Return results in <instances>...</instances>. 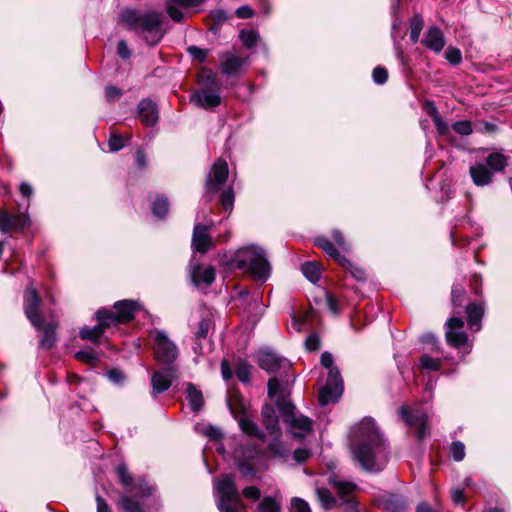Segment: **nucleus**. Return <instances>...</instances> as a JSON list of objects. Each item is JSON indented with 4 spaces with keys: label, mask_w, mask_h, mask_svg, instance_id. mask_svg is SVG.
Wrapping results in <instances>:
<instances>
[{
    "label": "nucleus",
    "mask_w": 512,
    "mask_h": 512,
    "mask_svg": "<svg viewBox=\"0 0 512 512\" xmlns=\"http://www.w3.org/2000/svg\"><path fill=\"white\" fill-rule=\"evenodd\" d=\"M401 24H402V21L398 16L393 17L392 27H391L392 28L391 37L393 38V41H394V50H395L396 57L402 65H405L404 52L401 48L399 41L394 36V31L396 29H399Z\"/></svg>",
    "instance_id": "43"
},
{
    "label": "nucleus",
    "mask_w": 512,
    "mask_h": 512,
    "mask_svg": "<svg viewBox=\"0 0 512 512\" xmlns=\"http://www.w3.org/2000/svg\"><path fill=\"white\" fill-rule=\"evenodd\" d=\"M272 441L268 445V449L272 455L279 458H284L288 455V451L284 443L279 439L280 435H273Z\"/></svg>",
    "instance_id": "46"
},
{
    "label": "nucleus",
    "mask_w": 512,
    "mask_h": 512,
    "mask_svg": "<svg viewBox=\"0 0 512 512\" xmlns=\"http://www.w3.org/2000/svg\"><path fill=\"white\" fill-rule=\"evenodd\" d=\"M424 27V18L420 13H416L409 21V37L413 44L419 41L421 31Z\"/></svg>",
    "instance_id": "37"
},
{
    "label": "nucleus",
    "mask_w": 512,
    "mask_h": 512,
    "mask_svg": "<svg viewBox=\"0 0 512 512\" xmlns=\"http://www.w3.org/2000/svg\"><path fill=\"white\" fill-rule=\"evenodd\" d=\"M421 341L423 343L431 345V352H435V353L440 352V345H439V342L434 334L426 333V334L422 335Z\"/></svg>",
    "instance_id": "61"
},
{
    "label": "nucleus",
    "mask_w": 512,
    "mask_h": 512,
    "mask_svg": "<svg viewBox=\"0 0 512 512\" xmlns=\"http://www.w3.org/2000/svg\"><path fill=\"white\" fill-rule=\"evenodd\" d=\"M381 506L388 512H402L406 508L405 500L395 494H386L380 500Z\"/></svg>",
    "instance_id": "32"
},
{
    "label": "nucleus",
    "mask_w": 512,
    "mask_h": 512,
    "mask_svg": "<svg viewBox=\"0 0 512 512\" xmlns=\"http://www.w3.org/2000/svg\"><path fill=\"white\" fill-rule=\"evenodd\" d=\"M188 273L193 285L197 287L201 285L209 286L215 280V269L213 267H202L199 263L193 262V260L189 264Z\"/></svg>",
    "instance_id": "23"
},
{
    "label": "nucleus",
    "mask_w": 512,
    "mask_h": 512,
    "mask_svg": "<svg viewBox=\"0 0 512 512\" xmlns=\"http://www.w3.org/2000/svg\"><path fill=\"white\" fill-rule=\"evenodd\" d=\"M56 341L55 327L49 324L44 328L43 336L39 342V347L45 350L51 349Z\"/></svg>",
    "instance_id": "42"
},
{
    "label": "nucleus",
    "mask_w": 512,
    "mask_h": 512,
    "mask_svg": "<svg viewBox=\"0 0 512 512\" xmlns=\"http://www.w3.org/2000/svg\"><path fill=\"white\" fill-rule=\"evenodd\" d=\"M261 456L257 446L243 451V458L237 460V467L244 477H253L257 473V463Z\"/></svg>",
    "instance_id": "22"
},
{
    "label": "nucleus",
    "mask_w": 512,
    "mask_h": 512,
    "mask_svg": "<svg viewBox=\"0 0 512 512\" xmlns=\"http://www.w3.org/2000/svg\"><path fill=\"white\" fill-rule=\"evenodd\" d=\"M186 399L193 412H198L202 409L204 404L202 392L193 383H187L186 385Z\"/></svg>",
    "instance_id": "31"
},
{
    "label": "nucleus",
    "mask_w": 512,
    "mask_h": 512,
    "mask_svg": "<svg viewBox=\"0 0 512 512\" xmlns=\"http://www.w3.org/2000/svg\"><path fill=\"white\" fill-rule=\"evenodd\" d=\"M239 39L246 48L251 49L256 46L260 36L256 30L242 29L239 32Z\"/></svg>",
    "instance_id": "45"
},
{
    "label": "nucleus",
    "mask_w": 512,
    "mask_h": 512,
    "mask_svg": "<svg viewBox=\"0 0 512 512\" xmlns=\"http://www.w3.org/2000/svg\"><path fill=\"white\" fill-rule=\"evenodd\" d=\"M290 512H311L309 504L298 497L291 500Z\"/></svg>",
    "instance_id": "57"
},
{
    "label": "nucleus",
    "mask_w": 512,
    "mask_h": 512,
    "mask_svg": "<svg viewBox=\"0 0 512 512\" xmlns=\"http://www.w3.org/2000/svg\"><path fill=\"white\" fill-rule=\"evenodd\" d=\"M422 43L427 49L435 53H440L445 46L443 32L437 26L429 27L424 34Z\"/></svg>",
    "instance_id": "27"
},
{
    "label": "nucleus",
    "mask_w": 512,
    "mask_h": 512,
    "mask_svg": "<svg viewBox=\"0 0 512 512\" xmlns=\"http://www.w3.org/2000/svg\"><path fill=\"white\" fill-rule=\"evenodd\" d=\"M221 87H199L190 95V102L196 107L211 110L222 102L220 95Z\"/></svg>",
    "instance_id": "13"
},
{
    "label": "nucleus",
    "mask_w": 512,
    "mask_h": 512,
    "mask_svg": "<svg viewBox=\"0 0 512 512\" xmlns=\"http://www.w3.org/2000/svg\"><path fill=\"white\" fill-rule=\"evenodd\" d=\"M419 367L423 370L438 371L442 367V360L423 353L419 358Z\"/></svg>",
    "instance_id": "39"
},
{
    "label": "nucleus",
    "mask_w": 512,
    "mask_h": 512,
    "mask_svg": "<svg viewBox=\"0 0 512 512\" xmlns=\"http://www.w3.org/2000/svg\"><path fill=\"white\" fill-rule=\"evenodd\" d=\"M449 451L451 457L456 462H460L465 458V445L461 441L452 442Z\"/></svg>",
    "instance_id": "52"
},
{
    "label": "nucleus",
    "mask_w": 512,
    "mask_h": 512,
    "mask_svg": "<svg viewBox=\"0 0 512 512\" xmlns=\"http://www.w3.org/2000/svg\"><path fill=\"white\" fill-rule=\"evenodd\" d=\"M257 359L259 367L268 373H274L278 371L285 361L284 358L280 357L277 353L269 348L260 350L258 352Z\"/></svg>",
    "instance_id": "24"
},
{
    "label": "nucleus",
    "mask_w": 512,
    "mask_h": 512,
    "mask_svg": "<svg viewBox=\"0 0 512 512\" xmlns=\"http://www.w3.org/2000/svg\"><path fill=\"white\" fill-rule=\"evenodd\" d=\"M303 275L313 284L317 283L321 277V271L317 263L305 262L301 266Z\"/></svg>",
    "instance_id": "38"
},
{
    "label": "nucleus",
    "mask_w": 512,
    "mask_h": 512,
    "mask_svg": "<svg viewBox=\"0 0 512 512\" xmlns=\"http://www.w3.org/2000/svg\"><path fill=\"white\" fill-rule=\"evenodd\" d=\"M268 395L271 398L278 396L281 392V384L277 378H270L267 383Z\"/></svg>",
    "instance_id": "62"
},
{
    "label": "nucleus",
    "mask_w": 512,
    "mask_h": 512,
    "mask_svg": "<svg viewBox=\"0 0 512 512\" xmlns=\"http://www.w3.org/2000/svg\"><path fill=\"white\" fill-rule=\"evenodd\" d=\"M239 425L241 430L250 436H253L260 440H265V433L260 427L250 418L244 416L239 419Z\"/></svg>",
    "instance_id": "36"
},
{
    "label": "nucleus",
    "mask_w": 512,
    "mask_h": 512,
    "mask_svg": "<svg viewBox=\"0 0 512 512\" xmlns=\"http://www.w3.org/2000/svg\"><path fill=\"white\" fill-rule=\"evenodd\" d=\"M315 493L318 501L320 502V505L325 510L333 509L334 507L338 506L340 502V498L338 499L334 497L330 490L325 487H317L315 489Z\"/></svg>",
    "instance_id": "35"
},
{
    "label": "nucleus",
    "mask_w": 512,
    "mask_h": 512,
    "mask_svg": "<svg viewBox=\"0 0 512 512\" xmlns=\"http://www.w3.org/2000/svg\"><path fill=\"white\" fill-rule=\"evenodd\" d=\"M117 54L119 57H121L124 60H127L131 56V51L126 43L125 40H120L117 43Z\"/></svg>",
    "instance_id": "64"
},
{
    "label": "nucleus",
    "mask_w": 512,
    "mask_h": 512,
    "mask_svg": "<svg viewBox=\"0 0 512 512\" xmlns=\"http://www.w3.org/2000/svg\"><path fill=\"white\" fill-rule=\"evenodd\" d=\"M231 264L250 274L256 281L266 282L271 276V264L261 246L247 245L239 248L234 253Z\"/></svg>",
    "instance_id": "3"
},
{
    "label": "nucleus",
    "mask_w": 512,
    "mask_h": 512,
    "mask_svg": "<svg viewBox=\"0 0 512 512\" xmlns=\"http://www.w3.org/2000/svg\"><path fill=\"white\" fill-rule=\"evenodd\" d=\"M155 359L164 365L172 366L179 356L177 345L162 330L153 332Z\"/></svg>",
    "instance_id": "8"
},
{
    "label": "nucleus",
    "mask_w": 512,
    "mask_h": 512,
    "mask_svg": "<svg viewBox=\"0 0 512 512\" xmlns=\"http://www.w3.org/2000/svg\"><path fill=\"white\" fill-rule=\"evenodd\" d=\"M119 505L124 512H142L140 503L128 496H122Z\"/></svg>",
    "instance_id": "50"
},
{
    "label": "nucleus",
    "mask_w": 512,
    "mask_h": 512,
    "mask_svg": "<svg viewBox=\"0 0 512 512\" xmlns=\"http://www.w3.org/2000/svg\"><path fill=\"white\" fill-rule=\"evenodd\" d=\"M451 303L455 314H460L468 304L467 294L460 285H453L451 290Z\"/></svg>",
    "instance_id": "33"
},
{
    "label": "nucleus",
    "mask_w": 512,
    "mask_h": 512,
    "mask_svg": "<svg viewBox=\"0 0 512 512\" xmlns=\"http://www.w3.org/2000/svg\"><path fill=\"white\" fill-rule=\"evenodd\" d=\"M98 324L93 327L85 326L80 329L79 336L83 340H89L98 343L105 331L112 327L111 322L106 317V308H101L96 312Z\"/></svg>",
    "instance_id": "19"
},
{
    "label": "nucleus",
    "mask_w": 512,
    "mask_h": 512,
    "mask_svg": "<svg viewBox=\"0 0 512 512\" xmlns=\"http://www.w3.org/2000/svg\"><path fill=\"white\" fill-rule=\"evenodd\" d=\"M216 505L220 512H246L245 505L231 474H222L214 481Z\"/></svg>",
    "instance_id": "4"
},
{
    "label": "nucleus",
    "mask_w": 512,
    "mask_h": 512,
    "mask_svg": "<svg viewBox=\"0 0 512 512\" xmlns=\"http://www.w3.org/2000/svg\"><path fill=\"white\" fill-rule=\"evenodd\" d=\"M213 224L196 223L194 225L191 246L192 249L201 254L206 253L214 246L213 240L209 235V228Z\"/></svg>",
    "instance_id": "21"
},
{
    "label": "nucleus",
    "mask_w": 512,
    "mask_h": 512,
    "mask_svg": "<svg viewBox=\"0 0 512 512\" xmlns=\"http://www.w3.org/2000/svg\"><path fill=\"white\" fill-rule=\"evenodd\" d=\"M355 439L351 444L354 460L369 472L383 470L388 461V448L374 419L364 418L356 428Z\"/></svg>",
    "instance_id": "1"
},
{
    "label": "nucleus",
    "mask_w": 512,
    "mask_h": 512,
    "mask_svg": "<svg viewBox=\"0 0 512 512\" xmlns=\"http://www.w3.org/2000/svg\"><path fill=\"white\" fill-rule=\"evenodd\" d=\"M211 328V318L209 314L202 315L199 320L197 330L195 331V335L198 339H205L208 335V332Z\"/></svg>",
    "instance_id": "49"
},
{
    "label": "nucleus",
    "mask_w": 512,
    "mask_h": 512,
    "mask_svg": "<svg viewBox=\"0 0 512 512\" xmlns=\"http://www.w3.org/2000/svg\"><path fill=\"white\" fill-rule=\"evenodd\" d=\"M116 472L121 484L126 488H130V491H133L135 488L137 490L136 494L138 496L145 498L153 495L155 487L150 485L145 479H139L138 483L134 485L133 477L129 473L125 464L118 465Z\"/></svg>",
    "instance_id": "18"
},
{
    "label": "nucleus",
    "mask_w": 512,
    "mask_h": 512,
    "mask_svg": "<svg viewBox=\"0 0 512 512\" xmlns=\"http://www.w3.org/2000/svg\"><path fill=\"white\" fill-rule=\"evenodd\" d=\"M343 380L338 368H331L328 371L326 384L319 392L318 401L321 406L335 403L343 393Z\"/></svg>",
    "instance_id": "10"
},
{
    "label": "nucleus",
    "mask_w": 512,
    "mask_h": 512,
    "mask_svg": "<svg viewBox=\"0 0 512 512\" xmlns=\"http://www.w3.org/2000/svg\"><path fill=\"white\" fill-rule=\"evenodd\" d=\"M325 300L327 303V307L333 315H340L341 308L338 302V299L329 291H324Z\"/></svg>",
    "instance_id": "53"
},
{
    "label": "nucleus",
    "mask_w": 512,
    "mask_h": 512,
    "mask_svg": "<svg viewBox=\"0 0 512 512\" xmlns=\"http://www.w3.org/2000/svg\"><path fill=\"white\" fill-rule=\"evenodd\" d=\"M445 58L452 65H458L462 61V54L458 48L449 46L445 51Z\"/></svg>",
    "instance_id": "54"
},
{
    "label": "nucleus",
    "mask_w": 512,
    "mask_h": 512,
    "mask_svg": "<svg viewBox=\"0 0 512 512\" xmlns=\"http://www.w3.org/2000/svg\"><path fill=\"white\" fill-rule=\"evenodd\" d=\"M257 512H281V506L272 497L267 496L259 503Z\"/></svg>",
    "instance_id": "48"
},
{
    "label": "nucleus",
    "mask_w": 512,
    "mask_h": 512,
    "mask_svg": "<svg viewBox=\"0 0 512 512\" xmlns=\"http://www.w3.org/2000/svg\"><path fill=\"white\" fill-rule=\"evenodd\" d=\"M464 311L467 314V321L470 329L477 332L481 329V320L484 316V307L480 303H468Z\"/></svg>",
    "instance_id": "28"
},
{
    "label": "nucleus",
    "mask_w": 512,
    "mask_h": 512,
    "mask_svg": "<svg viewBox=\"0 0 512 512\" xmlns=\"http://www.w3.org/2000/svg\"><path fill=\"white\" fill-rule=\"evenodd\" d=\"M330 484L336 489L340 502L338 506H342L345 512H359L358 503L353 497L356 485L352 482L337 480L335 477L330 478Z\"/></svg>",
    "instance_id": "17"
},
{
    "label": "nucleus",
    "mask_w": 512,
    "mask_h": 512,
    "mask_svg": "<svg viewBox=\"0 0 512 512\" xmlns=\"http://www.w3.org/2000/svg\"><path fill=\"white\" fill-rule=\"evenodd\" d=\"M464 321L461 317H451L446 322L445 338L447 343L457 349L464 350L465 354H469L472 350V345L468 344V336L463 331Z\"/></svg>",
    "instance_id": "11"
},
{
    "label": "nucleus",
    "mask_w": 512,
    "mask_h": 512,
    "mask_svg": "<svg viewBox=\"0 0 512 512\" xmlns=\"http://www.w3.org/2000/svg\"><path fill=\"white\" fill-rule=\"evenodd\" d=\"M40 304L41 298L36 289L32 286L27 287L23 297L24 313L33 327L37 330H40L43 325V321L39 314Z\"/></svg>",
    "instance_id": "15"
},
{
    "label": "nucleus",
    "mask_w": 512,
    "mask_h": 512,
    "mask_svg": "<svg viewBox=\"0 0 512 512\" xmlns=\"http://www.w3.org/2000/svg\"><path fill=\"white\" fill-rule=\"evenodd\" d=\"M200 87H221L217 75L211 69H204L198 77Z\"/></svg>",
    "instance_id": "40"
},
{
    "label": "nucleus",
    "mask_w": 512,
    "mask_h": 512,
    "mask_svg": "<svg viewBox=\"0 0 512 512\" xmlns=\"http://www.w3.org/2000/svg\"><path fill=\"white\" fill-rule=\"evenodd\" d=\"M236 377L242 383H249L251 375V366L246 362H239L235 369Z\"/></svg>",
    "instance_id": "51"
},
{
    "label": "nucleus",
    "mask_w": 512,
    "mask_h": 512,
    "mask_svg": "<svg viewBox=\"0 0 512 512\" xmlns=\"http://www.w3.org/2000/svg\"><path fill=\"white\" fill-rule=\"evenodd\" d=\"M484 164L494 174L495 172H500L505 169L508 164V157L503 153L493 152L486 157Z\"/></svg>",
    "instance_id": "34"
},
{
    "label": "nucleus",
    "mask_w": 512,
    "mask_h": 512,
    "mask_svg": "<svg viewBox=\"0 0 512 512\" xmlns=\"http://www.w3.org/2000/svg\"><path fill=\"white\" fill-rule=\"evenodd\" d=\"M101 354L93 348H87L75 353V358L78 361L87 364H95L100 359Z\"/></svg>",
    "instance_id": "44"
},
{
    "label": "nucleus",
    "mask_w": 512,
    "mask_h": 512,
    "mask_svg": "<svg viewBox=\"0 0 512 512\" xmlns=\"http://www.w3.org/2000/svg\"><path fill=\"white\" fill-rule=\"evenodd\" d=\"M19 191L23 197L27 198V205L24 208L19 206V214L17 215L0 210V232L4 234L8 233L11 229H14L16 232H23L31 225L28 209L33 195V188L29 183L22 182L19 186Z\"/></svg>",
    "instance_id": "5"
},
{
    "label": "nucleus",
    "mask_w": 512,
    "mask_h": 512,
    "mask_svg": "<svg viewBox=\"0 0 512 512\" xmlns=\"http://www.w3.org/2000/svg\"><path fill=\"white\" fill-rule=\"evenodd\" d=\"M175 377L176 369L174 366H167L155 371L151 376L152 397L156 398L157 395L167 391Z\"/></svg>",
    "instance_id": "20"
},
{
    "label": "nucleus",
    "mask_w": 512,
    "mask_h": 512,
    "mask_svg": "<svg viewBox=\"0 0 512 512\" xmlns=\"http://www.w3.org/2000/svg\"><path fill=\"white\" fill-rule=\"evenodd\" d=\"M187 51L193 58L200 62H204L209 54L207 49H203L197 46H190Z\"/></svg>",
    "instance_id": "60"
},
{
    "label": "nucleus",
    "mask_w": 512,
    "mask_h": 512,
    "mask_svg": "<svg viewBox=\"0 0 512 512\" xmlns=\"http://www.w3.org/2000/svg\"><path fill=\"white\" fill-rule=\"evenodd\" d=\"M247 66V59L237 52H223L219 55V68L226 77L239 76Z\"/></svg>",
    "instance_id": "16"
},
{
    "label": "nucleus",
    "mask_w": 512,
    "mask_h": 512,
    "mask_svg": "<svg viewBox=\"0 0 512 512\" xmlns=\"http://www.w3.org/2000/svg\"><path fill=\"white\" fill-rule=\"evenodd\" d=\"M120 21L129 29L138 32L150 46L157 45L163 37L162 13L157 11H140L124 8Z\"/></svg>",
    "instance_id": "2"
},
{
    "label": "nucleus",
    "mask_w": 512,
    "mask_h": 512,
    "mask_svg": "<svg viewBox=\"0 0 512 512\" xmlns=\"http://www.w3.org/2000/svg\"><path fill=\"white\" fill-rule=\"evenodd\" d=\"M206 0H166V11L169 17L175 22H180L184 14L180 8H197Z\"/></svg>",
    "instance_id": "25"
},
{
    "label": "nucleus",
    "mask_w": 512,
    "mask_h": 512,
    "mask_svg": "<svg viewBox=\"0 0 512 512\" xmlns=\"http://www.w3.org/2000/svg\"><path fill=\"white\" fill-rule=\"evenodd\" d=\"M372 78L376 84L382 85L388 79V71L384 67H376L372 72Z\"/></svg>",
    "instance_id": "59"
},
{
    "label": "nucleus",
    "mask_w": 512,
    "mask_h": 512,
    "mask_svg": "<svg viewBox=\"0 0 512 512\" xmlns=\"http://www.w3.org/2000/svg\"><path fill=\"white\" fill-rule=\"evenodd\" d=\"M398 415L403 422L413 431L418 440H422L429 434L427 425V415L419 409H410L407 406H401L398 409Z\"/></svg>",
    "instance_id": "9"
},
{
    "label": "nucleus",
    "mask_w": 512,
    "mask_h": 512,
    "mask_svg": "<svg viewBox=\"0 0 512 512\" xmlns=\"http://www.w3.org/2000/svg\"><path fill=\"white\" fill-rule=\"evenodd\" d=\"M452 129L456 133H458L459 135H462V136H467V135H470L472 133L471 123L469 121H467V120L456 121L452 125Z\"/></svg>",
    "instance_id": "56"
},
{
    "label": "nucleus",
    "mask_w": 512,
    "mask_h": 512,
    "mask_svg": "<svg viewBox=\"0 0 512 512\" xmlns=\"http://www.w3.org/2000/svg\"><path fill=\"white\" fill-rule=\"evenodd\" d=\"M130 138L119 134H111L108 139V146L111 152H117L128 145Z\"/></svg>",
    "instance_id": "47"
},
{
    "label": "nucleus",
    "mask_w": 512,
    "mask_h": 512,
    "mask_svg": "<svg viewBox=\"0 0 512 512\" xmlns=\"http://www.w3.org/2000/svg\"><path fill=\"white\" fill-rule=\"evenodd\" d=\"M243 495L247 499L257 501L260 499L261 492H260V489L256 486H248L243 489Z\"/></svg>",
    "instance_id": "63"
},
{
    "label": "nucleus",
    "mask_w": 512,
    "mask_h": 512,
    "mask_svg": "<svg viewBox=\"0 0 512 512\" xmlns=\"http://www.w3.org/2000/svg\"><path fill=\"white\" fill-rule=\"evenodd\" d=\"M139 307L140 305L137 301L120 300L114 304V311L106 309V317L112 326L127 323L134 318V314Z\"/></svg>",
    "instance_id": "14"
},
{
    "label": "nucleus",
    "mask_w": 512,
    "mask_h": 512,
    "mask_svg": "<svg viewBox=\"0 0 512 512\" xmlns=\"http://www.w3.org/2000/svg\"><path fill=\"white\" fill-rule=\"evenodd\" d=\"M229 174L228 165L225 160L218 159L215 161L211 170L206 178V202H210L212 200V195L218 192L223 185L226 183Z\"/></svg>",
    "instance_id": "12"
},
{
    "label": "nucleus",
    "mask_w": 512,
    "mask_h": 512,
    "mask_svg": "<svg viewBox=\"0 0 512 512\" xmlns=\"http://www.w3.org/2000/svg\"><path fill=\"white\" fill-rule=\"evenodd\" d=\"M314 244L326 252L328 256L333 258L343 268L348 270L352 277L363 282L366 280V272L363 268L353 264L348 258L341 255L339 250L334 247V244L325 236H319L314 239Z\"/></svg>",
    "instance_id": "7"
},
{
    "label": "nucleus",
    "mask_w": 512,
    "mask_h": 512,
    "mask_svg": "<svg viewBox=\"0 0 512 512\" xmlns=\"http://www.w3.org/2000/svg\"><path fill=\"white\" fill-rule=\"evenodd\" d=\"M220 203L225 210H231L234 204V192L230 187L224 190L220 195Z\"/></svg>",
    "instance_id": "55"
},
{
    "label": "nucleus",
    "mask_w": 512,
    "mask_h": 512,
    "mask_svg": "<svg viewBox=\"0 0 512 512\" xmlns=\"http://www.w3.org/2000/svg\"><path fill=\"white\" fill-rule=\"evenodd\" d=\"M332 237H333V240L335 241L337 247L334 245V247L338 250H341L343 252H347L349 251V246L348 244L346 243V240H345V237L344 235L342 234L341 231L335 229L332 231Z\"/></svg>",
    "instance_id": "58"
},
{
    "label": "nucleus",
    "mask_w": 512,
    "mask_h": 512,
    "mask_svg": "<svg viewBox=\"0 0 512 512\" xmlns=\"http://www.w3.org/2000/svg\"><path fill=\"white\" fill-rule=\"evenodd\" d=\"M138 116L145 126H153L157 123L159 115L157 105L150 99L140 100L137 106Z\"/></svg>",
    "instance_id": "26"
},
{
    "label": "nucleus",
    "mask_w": 512,
    "mask_h": 512,
    "mask_svg": "<svg viewBox=\"0 0 512 512\" xmlns=\"http://www.w3.org/2000/svg\"><path fill=\"white\" fill-rule=\"evenodd\" d=\"M153 214L159 218L164 219L169 212V201L164 196L157 197L152 203Z\"/></svg>",
    "instance_id": "41"
},
{
    "label": "nucleus",
    "mask_w": 512,
    "mask_h": 512,
    "mask_svg": "<svg viewBox=\"0 0 512 512\" xmlns=\"http://www.w3.org/2000/svg\"><path fill=\"white\" fill-rule=\"evenodd\" d=\"M469 172L473 183L477 186H485L492 182L493 172L482 162L472 165Z\"/></svg>",
    "instance_id": "30"
},
{
    "label": "nucleus",
    "mask_w": 512,
    "mask_h": 512,
    "mask_svg": "<svg viewBox=\"0 0 512 512\" xmlns=\"http://www.w3.org/2000/svg\"><path fill=\"white\" fill-rule=\"evenodd\" d=\"M276 406L280 411L283 421L289 425L292 433L298 437H304L312 431V420L295 411V406L284 397H279Z\"/></svg>",
    "instance_id": "6"
},
{
    "label": "nucleus",
    "mask_w": 512,
    "mask_h": 512,
    "mask_svg": "<svg viewBox=\"0 0 512 512\" xmlns=\"http://www.w3.org/2000/svg\"><path fill=\"white\" fill-rule=\"evenodd\" d=\"M261 415L263 418V424L265 425V428L269 432V434L281 435L279 419L273 406L265 404L262 407Z\"/></svg>",
    "instance_id": "29"
}]
</instances>
